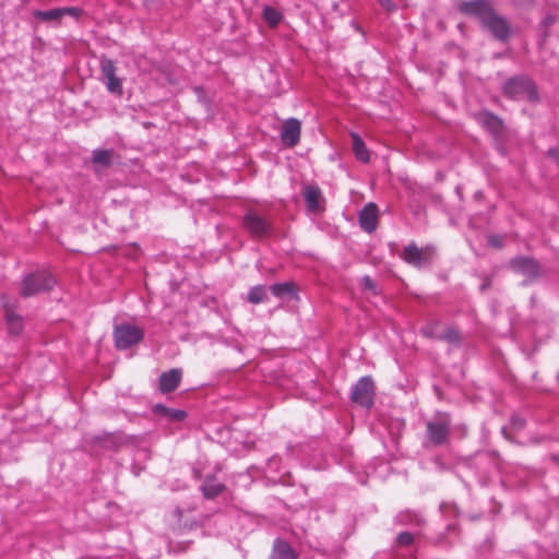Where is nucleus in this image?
I'll return each instance as SVG.
<instances>
[{
  "mask_svg": "<svg viewBox=\"0 0 559 559\" xmlns=\"http://www.w3.org/2000/svg\"><path fill=\"white\" fill-rule=\"evenodd\" d=\"M1 306L4 310V320L8 332L11 335H19L23 331L24 319L16 312V300L8 295H2Z\"/></svg>",
  "mask_w": 559,
  "mask_h": 559,
  "instance_id": "20e7f679",
  "label": "nucleus"
},
{
  "mask_svg": "<svg viewBox=\"0 0 559 559\" xmlns=\"http://www.w3.org/2000/svg\"><path fill=\"white\" fill-rule=\"evenodd\" d=\"M271 293L280 298H295L296 297V287L294 282H278L273 284L270 287Z\"/></svg>",
  "mask_w": 559,
  "mask_h": 559,
  "instance_id": "a211bd4d",
  "label": "nucleus"
},
{
  "mask_svg": "<svg viewBox=\"0 0 559 559\" xmlns=\"http://www.w3.org/2000/svg\"><path fill=\"white\" fill-rule=\"evenodd\" d=\"M365 284H366V286H367V287H369V288H373V286H374V285H373V284H374V282H370V281L365 282Z\"/></svg>",
  "mask_w": 559,
  "mask_h": 559,
  "instance_id": "e433bc0d",
  "label": "nucleus"
},
{
  "mask_svg": "<svg viewBox=\"0 0 559 559\" xmlns=\"http://www.w3.org/2000/svg\"><path fill=\"white\" fill-rule=\"evenodd\" d=\"M493 10L489 0H463L457 4V11L461 14L477 19L480 26L483 25V21L486 20Z\"/></svg>",
  "mask_w": 559,
  "mask_h": 559,
  "instance_id": "39448f33",
  "label": "nucleus"
},
{
  "mask_svg": "<svg viewBox=\"0 0 559 559\" xmlns=\"http://www.w3.org/2000/svg\"><path fill=\"white\" fill-rule=\"evenodd\" d=\"M267 295V289L264 285H257L250 289L248 293V301L251 304H261L265 300Z\"/></svg>",
  "mask_w": 559,
  "mask_h": 559,
  "instance_id": "b1692460",
  "label": "nucleus"
},
{
  "mask_svg": "<svg viewBox=\"0 0 559 559\" xmlns=\"http://www.w3.org/2000/svg\"><path fill=\"white\" fill-rule=\"evenodd\" d=\"M181 376L182 372L180 369H171L162 373L159 377V390L163 393L175 391L181 381Z\"/></svg>",
  "mask_w": 559,
  "mask_h": 559,
  "instance_id": "2eb2a0df",
  "label": "nucleus"
},
{
  "mask_svg": "<svg viewBox=\"0 0 559 559\" xmlns=\"http://www.w3.org/2000/svg\"><path fill=\"white\" fill-rule=\"evenodd\" d=\"M358 219L364 231L373 233L378 225V206L372 202L366 204L359 212Z\"/></svg>",
  "mask_w": 559,
  "mask_h": 559,
  "instance_id": "4468645a",
  "label": "nucleus"
},
{
  "mask_svg": "<svg viewBox=\"0 0 559 559\" xmlns=\"http://www.w3.org/2000/svg\"><path fill=\"white\" fill-rule=\"evenodd\" d=\"M201 489L203 491L204 497L211 499L218 496L224 489V486L214 477H207L204 484L202 485Z\"/></svg>",
  "mask_w": 559,
  "mask_h": 559,
  "instance_id": "412c9836",
  "label": "nucleus"
},
{
  "mask_svg": "<svg viewBox=\"0 0 559 559\" xmlns=\"http://www.w3.org/2000/svg\"><path fill=\"white\" fill-rule=\"evenodd\" d=\"M263 17L271 27H275L281 22L282 13L272 7H265L263 9Z\"/></svg>",
  "mask_w": 559,
  "mask_h": 559,
  "instance_id": "393cba45",
  "label": "nucleus"
},
{
  "mask_svg": "<svg viewBox=\"0 0 559 559\" xmlns=\"http://www.w3.org/2000/svg\"><path fill=\"white\" fill-rule=\"evenodd\" d=\"M352 146L355 157L362 162L368 163L370 159L369 151L367 150L365 142L357 133H352Z\"/></svg>",
  "mask_w": 559,
  "mask_h": 559,
  "instance_id": "aec40b11",
  "label": "nucleus"
},
{
  "mask_svg": "<svg viewBox=\"0 0 559 559\" xmlns=\"http://www.w3.org/2000/svg\"><path fill=\"white\" fill-rule=\"evenodd\" d=\"M486 287H487V285H486V284H483V285H481V290H485V289H486Z\"/></svg>",
  "mask_w": 559,
  "mask_h": 559,
  "instance_id": "58836bf2",
  "label": "nucleus"
},
{
  "mask_svg": "<svg viewBox=\"0 0 559 559\" xmlns=\"http://www.w3.org/2000/svg\"><path fill=\"white\" fill-rule=\"evenodd\" d=\"M556 21H557V19H556V16H555V15H552V14H547V15L544 17V20H543V25H544L545 27H549V26L554 25V24L556 23Z\"/></svg>",
  "mask_w": 559,
  "mask_h": 559,
  "instance_id": "72a5a7b5",
  "label": "nucleus"
},
{
  "mask_svg": "<svg viewBox=\"0 0 559 559\" xmlns=\"http://www.w3.org/2000/svg\"><path fill=\"white\" fill-rule=\"evenodd\" d=\"M114 336L116 346L119 349H127L142 340L143 332L138 326L122 324L115 329Z\"/></svg>",
  "mask_w": 559,
  "mask_h": 559,
  "instance_id": "9b49d317",
  "label": "nucleus"
},
{
  "mask_svg": "<svg viewBox=\"0 0 559 559\" xmlns=\"http://www.w3.org/2000/svg\"><path fill=\"white\" fill-rule=\"evenodd\" d=\"M300 131L301 124L298 119L289 118L285 120L281 130L282 142L289 147H294L300 140Z\"/></svg>",
  "mask_w": 559,
  "mask_h": 559,
  "instance_id": "ddd939ff",
  "label": "nucleus"
},
{
  "mask_svg": "<svg viewBox=\"0 0 559 559\" xmlns=\"http://www.w3.org/2000/svg\"><path fill=\"white\" fill-rule=\"evenodd\" d=\"M112 150H94L92 153V163L108 168L112 163Z\"/></svg>",
  "mask_w": 559,
  "mask_h": 559,
  "instance_id": "4be33fe9",
  "label": "nucleus"
},
{
  "mask_svg": "<svg viewBox=\"0 0 559 559\" xmlns=\"http://www.w3.org/2000/svg\"><path fill=\"white\" fill-rule=\"evenodd\" d=\"M362 280L368 281L370 278H369V276L366 275V276L362 277Z\"/></svg>",
  "mask_w": 559,
  "mask_h": 559,
  "instance_id": "ea45409f",
  "label": "nucleus"
},
{
  "mask_svg": "<svg viewBox=\"0 0 559 559\" xmlns=\"http://www.w3.org/2000/svg\"><path fill=\"white\" fill-rule=\"evenodd\" d=\"M478 121L496 140L504 135V123L497 115L484 110L478 114Z\"/></svg>",
  "mask_w": 559,
  "mask_h": 559,
  "instance_id": "f8f14e48",
  "label": "nucleus"
},
{
  "mask_svg": "<svg viewBox=\"0 0 559 559\" xmlns=\"http://www.w3.org/2000/svg\"><path fill=\"white\" fill-rule=\"evenodd\" d=\"M508 267L515 274L528 278L543 276L539 262L531 257L518 255L509 261Z\"/></svg>",
  "mask_w": 559,
  "mask_h": 559,
  "instance_id": "6e6552de",
  "label": "nucleus"
},
{
  "mask_svg": "<svg viewBox=\"0 0 559 559\" xmlns=\"http://www.w3.org/2000/svg\"><path fill=\"white\" fill-rule=\"evenodd\" d=\"M488 243L493 248H502L503 239L498 235H491L488 238Z\"/></svg>",
  "mask_w": 559,
  "mask_h": 559,
  "instance_id": "7c9ffc66",
  "label": "nucleus"
},
{
  "mask_svg": "<svg viewBox=\"0 0 559 559\" xmlns=\"http://www.w3.org/2000/svg\"><path fill=\"white\" fill-rule=\"evenodd\" d=\"M380 5L388 12H393L396 10V4L393 0H378Z\"/></svg>",
  "mask_w": 559,
  "mask_h": 559,
  "instance_id": "2f4dec72",
  "label": "nucleus"
},
{
  "mask_svg": "<svg viewBox=\"0 0 559 559\" xmlns=\"http://www.w3.org/2000/svg\"><path fill=\"white\" fill-rule=\"evenodd\" d=\"M61 10V17L64 15L79 16L81 10L74 7L59 8Z\"/></svg>",
  "mask_w": 559,
  "mask_h": 559,
  "instance_id": "c756f323",
  "label": "nucleus"
},
{
  "mask_svg": "<svg viewBox=\"0 0 559 559\" xmlns=\"http://www.w3.org/2000/svg\"><path fill=\"white\" fill-rule=\"evenodd\" d=\"M242 224L246 230L255 238H264L272 233L271 223L253 210L247 211L243 215Z\"/></svg>",
  "mask_w": 559,
  "mask_h": 559,
  "instance_id": "423d86ee",
  "label": "nucleus"
},
{
  "mask_svg": "<svg viewBox=\"0 0 559 559\" xmlns=\"http://www.w3.org/2000/svg\"><path fill=\"white\" fill-rule=\"evenodd\" d=\"M435 255V247L426 246L418 248L416 243L412 242L406 246L401 254L402 259L418 269L430 265Z\"/></svg>",
  "mask_w": 559,
  "mask_h": 559,
  "instance_id": "f03ea898",
  "label": "nucleus"
},
{
  "mask_svg": "<svg viewBox=\"0 0 559 559\" xmlns=\"http://www.w3.org/2000/svg\"><path fill=\"white\" fill-rule=\"evenodd\" d=\"M194 91H195L199 95H201V94L203 93V88H202V87H200V86L195 87V88H194Z\"/></svg>",
  "mask_w": 559,
  "mask_h": 559,
  "instance_id": "4c0bfd02",
  "label": "nucleus"
},
{
  "mask_svg": "<svg viewBox=\"0 0 559 559\" xmlns=\"http://www.w3.org/2000/svg\"><path fill=\"white\" fill-rule=\"evenodd\" d=\"M503 95L508 98L519 100L526 98L532 103L539 100L536 84L531 78L524 74L514 75L506 80L502 86Z\"/></svg>",
  "mask_w": 559,
  "mask_h": 559,
  "instance_id": "f257e3e1",
  "label": "nucleus"
},
{
  "mask_svg": "<svg viewBox=\"0 0 559 559\" xmlns=\"http://www.w3.org/2000/svg\"><path fill=\"white\" fill-rule=\"evenodd\" d=\"M99 66L102 79L104 80L107 90L111 94L121 95L123 92L122 83L121 80L116 75L117 67L115 62L111 59L103 56L100 58Z\"/></svg>",
  "mask_w": 559,
  "mask_h": 559,
  "instance_id": "9d476101",
  "label": "nucleus"
},
{
  "mask_svg": "<svg viewBox=\"0 0 559 559\" xmlns=\"http://www.w3.org/2000/svg\"><path fill=\"white\" fill-rule=\"evenodd\" d=\"M374 385L370 377L360 378L353 386L350 397L356 404L370 408L373 404Z\"/></svg>",
  "mask_w": 559,
  "mask_h": 559,
  "instance_id": "1a4fd4ad",
  "label": "nucleus"
},
{
  "mask_svg": "<svg viewBox=\"0 0 559 559\" xmlns=\"http://www.w3.org/2000/svg\"><path fill=\"white\" fill-rule=\"evenodd\" d=\"M451 419L448 414H437L427 423V436L431 443L439 445L448 440Z\"/></svg>",
  "mask_w": 559,
  "mask_h": 559,
  "instance_id": "7ed1b4c3",
  "label": "nucleus"
},
{
  "mask_svg": "<svg viewBox=\"0 0 559 559\" xmlns=\"http://www.w3.org/2000/svg\"><path fill=\"white\" fill-rule=\"evenodd\" d=\"M481 27L487 29L495 39L502 43L508 41L511 36L509 22L495 10L486 20L483 21Z\"/></svg>",
  "mask_w": 559,
  "mask_h": 559,
  "instance_id": "0eeeda50",
  "label": "nucleus"
},
{
  "mask_svg": "<svg viewBox=\"0 0 559 559\" xmlns=\"http://www.w3.org/2000/svg\"><path fill=\"white\" fill-rule=\"evenodd\" d=\"M51 278H52L51 274L45 273V274H40V275H35L34 273H28L25 276H23L22 280L28 281V280H51Z\"/></svg>",
  "mask_w": 559,
  "mask_h": 559,
  "instance_id": "473e14b6",
  "label": "nucleus"
},
{
  "mask_svg": "<svg viewBox=\"0 0 559 559\" xmlns=\"http://www.w3.org/2000/svg\"><path fill=\"white\" fill-rule=\"evenodd\" d=\"M548 156L552 158L555 162H559V151L557 148H549Z\"/></svg>",
  "mask_w": 559,
  "mask_h": 559,
  "instance_id": "c9c22d12",
  "label": "nucleus"
},
{
  "mask_svg": "<svg viewBox=\"0 0 559 559\" xmlns=\"http://www.w3.org/2000/svg\"><path fill=\"white\" fill-rule=\"evenodd\" d=\"M153 412L155 415L165 417L166 419L174 423L182 421L187 416L185 411L168 408L162 404L155 405L153 407Z\"/></svg>",
  "mask_w": 559,
  "mask_h": 559,
  "instance_id": "f3484780",
  "label": "nucleus"
},
{
  "mask_svg": "<svg viewBox=\"0 0 559 559\" xmlns=\"http://www.w3.org/2000/svg\"><path fill=\"white\" fill-rule=\"evenodd\" d=\"M439 338H444L451 343H454L459 341V334L454 329L449 328L444 332H441V336H439Z\"/></svg>",
  "mask_w": 559,
  "mask_h": 559,
  "instance_id": "cd10ccee",
  "label": "nucleus"
},
{
  "mask_svg": "<svg viewBox=\"0 0 559 559\" xmlns=\"http://www.w3.org/2000/svg\"><path fill=\"white\" fill-rule=\"evenodd\" d=\"M33 14L35 17L45 22L57 21L61 19V10L59 8L51 9L48 11L36 10L34 11Z\"/></svg>",
  "mask_w": 559,
  "mask_h": 559,
  "instance_id": "a878e982",
  "label": "nucleus"
},
{
  "mask_svg": "<svg viewBox=\"0 0 559 559\" xmlns=\"http://www.w3.org/2000/svg\"><path fill=\"white\" fill-rule=\"evenodd\" d=\"M511 424L516 429H521L522 427H524V420L520 416H513L511 418Z\"/></svg>",
  "mask_w": 559,
  "mask_h": 559,
  "instance_id": "f704fd0d",
  "label": "nucleus"
},
{
  "mask_svg": "<svg viewBox=\"0 0 559 559\" xmlns=\"http://www.w3.org/2000/svg\"><path fill=\"white\" fill-rule=\"evenodd\" d=\"M414 536L409 532H402L397 535V543L402 546H408L413 543Z\"/></svg>",
  "mask_w": 559,
  "mask_h": 559,
  "instance_id": "c85d7f7f",
  "label": "nucleus"
},
{
  "mask_svg": "<svg viewBox=\"0 0 559 559\" xmlns=\"http://www.w3.org/2000/svg\"><path fill=\"white\" fill-rule=\"evenodd\" d=\"M420 333L427 337H436L439 338L441 336V332L439 331L438 322H430L426 326L420 330Z\"/></svg>",
  "mask_w": 559,
  "mask_h": 559,
  "instance_id": "bb28decb",
  "label": "nucleus"
},
{
  "mask_svg": "<svg viewBox=\"0 0 559 559\" xmlns=\"http://www.w3.org/2000/svg\"><path fill=\"white\" fill-rule=\"evenodd\" d=\"M271 559H297L293 548L283 540H275Z\"/></svg>",
  "mask_w": 559,
  "mask_h": 559,
  "instance_id": "6ab92c4d",
  "label": "nucleus"
},
{
  "mask_svg": "<svg viewBox=\"0 0 559 559\" xmlns=\"http://www.w3.org/2000/svg\"><path fill=\"white\" fill-rule=\"evenodd\" d=\"M21 294L25 297H31L39 293L47 292L49 287L46 282H22Z\"/></svg>",
  "mask_w": 559,
  "mask_h": 559,
  "instance_id": "5701e85b",
  "label": "nucleus"
},
{
  "mask_svg": "<svg viewBox=\"0 0 559 559\" xmlns=\"http://www.w3.org/2000/svg\"><path fill=\"white\" fill-rule=\"evenodd\" d=\"M304 198L309 211L316 212L321 209L320 201L322 200V193L317 186H306L304 188Z\"/></svg>",
  "mask_w": 559,
  "mask_h": 559,
  "instance_id": "dca6fc26",
  "label": "nucleus"
}]
</instances>
